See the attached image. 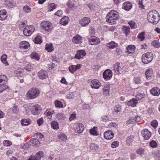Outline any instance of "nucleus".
<instances>
[{
    "instance_id": "nucleus-1",
    "label": "nucleus",
    "mask_w": 160,
    "mask_h": 160,
    "mask_svg": "<svg viewBox=\"0 0 160 160\" xmlns=\"http://www.w3.org/2000/svg\"><path fill=\"white\" fill-rule=\"evenodd\" d=\"M147 18L149 22L154 24H156L160 20V15L156 10H152L148 13Z\"/></svg>"
},
{
    "instance_id": "nucleus-2",
    "label": "nucleus",
    "mask_w": 160,
    "mask_h": 160,
    "mask_svg": "<svg viewBox=\"0 0 160 160\" xmlns=\"http://www.w3.org/2000/svg\"><path fill=\"white\" fill-rule=\"evenodd\" d=\"M106 18V22L111 24H115L116 23L115 20L119 18V15L116 11L112 10L107 14Z\"/></svg>"
},
{
    "instance_id": "nucleus-3",
    "label": "nucleus",
    "mask_w": 160,
    "mask_h": 160,
    "mask_svg": "<svg viewBox=\"0 0 160 160\" xmlns=\"http://www.w3.org/2000/svg\"><path fill=\"white\" fill-rule=\"evenodd\" d=\"M40 93V91L38 89L33 88L27 92L26 97L28 99H33L38 97Z\"/></svg>"
},
{
    "instance_id": "nucleus-4",
    "label": "nucleus",
    "mask_w": 160,
    "mask_h": 160,
    "mask_svg": "<svg viewBox=\"0 0 160 160\" xmlns=\"http://www.w3.org/2000/svg\"><path fill=\"white\" fill-rule=\"evenodd\" d=\"M153 58V54L151 52H147L143 54L142 56V62L144 64H148L151 62Z\"/></svg>"
},
{
    "instance_id": "nucleus-5",
    "label": "nucleus",
    "mask_w": 160,
    "mask_h": 160,
    "mask_svg": "<svg viewBox=\"0 0 160 160\" xmlns=\"http://www.w3.org/2000/svg\"><path fill=\"white\" fill-rule=\"evenodd\" d=\"M52 24L47 21H43L41 23V27L42 29L48 32L52 30Z\"/></svg>"
},
{
    "instance_id": "nucleus-6",
    "label": "nucleus",
    "mask_w": 160,
    "mask_h": 160,
    "mask_svg": "<svg viewBox=\"0 0 160 160\" xmlns=\"http://www.w3.org/2000/svg\"><path fill=\"white\" fill-rule=\"evenodd\" d=\"M35 30V28L32 25L26 26L23 30L24 34L27 36H30Z\"/></svg>"
},
{
    "instance_id": "nucleus-7",
    "label": "nucleus",
    "mask_w": 160,
    "mask_h": 160,
    "mask_svg": "<svg viewBox=\"0 0 160 160\" xmlns=\"http://www.w3.org/2000/svg\"><path fill=\"white\" fill-rule=\"evenodd\" d=\"M31 111L33 115H37L40 113L42 111V108L40 106L36 104L32 107Z\"/></svg>"
},
{
    "instance_id": "nucleus-8",
    "label": "nucleus",
    "mask_w": 160,
    "mask_h": 160,
    "mask_svg": "<svg viewBox=\"0 0 160 160\" xmlns=\"http://www.w3.org/2000/svg\"><path fill=\"white\" fill-rule=\"evenodd\" d=\"M30 47V44L27 41H23L20 42L19 44V48L21 50L23 51H27L29 50Z\"/></svg>"
},
{
    "instance_id": "nucleus-9",
    "label": "nucleus",
    "mask_w": 160,
    "mask_h": 160,
    "mask_svg": "<svg viewBox=\"0 0 160 160\" xmlns=\"http://www.w3.org/2000/svg\"><path fill=\"white\" fill-rule=\"evenodd\" d=\"M73 128L76 133H80L84 130V127L82 123H76L74 125Z\"/></svg>"
},
{
    "instance_id": "nucleus-10",
    "label": "nucleus",
    "mask_w": 160,
    "mask_h": 160,
    "mask_svg": "<svg viewBox=\"0 0 160 160\" xmlns=\"http://www.w3.org/2000/svg\"><path fill=\"white\" fill-rule=\"evenodd\" d=\"M113 68L115 71L118 74L123 72L125 71L123 69V67H122V66H121L119 62H117L114 64Z\"/></svg>"
},
{
    "instance_id": "nucleus-11",
    "label": "nucleus",
    "mask_w": 160,
    "mask_h": 160,
    "mask_svg": "<svg viewBox=\"0 0 160 160\" xmlns=\"http://www.w3.org/2000/svg\"><path fill=\"white\" fill-rule=\"evenodd\" d=\"M112 76V72L109 69L106 70L103 73V77L106 81L111 79Z\"/></svg>"
},
{
    "instance_id": "nucleus-12",
    "label": "nucleus",
    "mask_w": 160,
    "mask_h": 160,
    "mask_svg": "<svg viewBox=\"0 0 160 160\" xmlns=\"http://www.w3.org/2000/svg\"><path fill=\"white\" fill-rule=\"evenodd\" d=\"M141 133L144 139L146 140H148L152 135L151 132L147 129H143Z\"/></svg>"
},
{
    "instance_id": "nucleus-13",
    "label": "nucleus",
    "mask_w": 160,
    "mask_h": 160,
    "mask_svg": "<svg viewBox=\"0 0 160 160\" xmlns=\"http://www.w3.org/2000/svg\"><path fill=\"white\" fill-rule=\"evenodd\" d=\"M82 66L81 64H78L76 65H71L69 67V71L71 73L73 74L77 70L79 69Z\"/></svg>"
},
{
    "instance_id": "nucleus-14",
    "label": "nucleus",
    "mask_w": 160,
    "mask_h": 160,
    "mask_svg": "<svg viewBox=\"0 0 160 160\" xmlns=\"http://www.w3.org/2000/svg\"><path fill=\"white\" fill-rule=\"evenodd\" d=\"M91 21L89 17H85L82 18L79 21V23L82 27H85Z\"/></svg>"
},
{
    "instance_id": "nucleus-15",
    "label": "nucleus",
    "mask_w": 160,
    "mask_h": 160,
    "mask_svg": "<svg viewBox=\"0 0 160 160\" xmlns=\"http://www.w3.org/2000/svg\"><path fill=\"white\" fill-rule=\"evenodd\" d=\"M90 85L93 88L98 89L101 86V84L98 80L94 79L91 81Z\"/></svg>"
},
{
    "instance_id": "nucleus-16",
    "label": "nucleus",
    "mask_w": 160,
    "mask_h": 160,
    "mask_svg": "<svg viewBox=\"0 0 160 160\" xmlns=\"http://www.w3.org/2000/svg\"><path fill=\"white\" fill-rule=\"evenodd\" d=\"M38 76L41 79H45L48 77V73L46 71L40 70L38 72Z\"/></svg>"
},
{
    "instance_id": "nucleus-17",
    "label": "nucleus",
    "mask_w": 160,
    "mask_h": 160,
    "mask_svg": "<svg viewBox=\"0 0 160 160\" xmlns=\"http://www.w3.org/2000/svg\"><path fill=\"white\" fill-rule=\"evenodd\" d=\"M114 136L113 132L110 130H107L104 133V138L107 140H110Z\"/></svg>"
},
{
    "instance_id": "nucleus-18",
    "label": "nucleus",
    "mask_w": 160,
    "mask_h": 160,
    "mask_svg": "<svg viewBox=\"0 0 160 160\" xmlns=\"http://www.w3.org/2000/svg\"><path fill=\"white\" fill-rule=\"evenodd\" d=\"M77 2L75 0H69L67 5L69 9H74L77 7Z\"/></svg>"
},
{
    "instance_id": "nucleus-19",
    "label": "nucleus",
    "mask_w": 160,
    "mask_h": 160,
    "mask_svg": "<svg viewBox=\"0 0 160 160\" xmlns=\"http://www.w3.org/2000/svg\"><path fill=\"white\" fill-rule=\"evenodd\" d=\"M137 89V93L136 95V100L139 101L143 98L145 95L144 93L141 92L140 88H138Z\"/></svg>"
},
{
    "instance_id": "nucleus-20",
    "label": "nucleus",
    "mask_w": 160,
    "mask_h": 160,
    "mask_svg": "<svg viewBox=\"0 0 160 160\" xmlns=\"http://www.w3.org/2000/svg\"><path fill=\"white\" fill-rule=\"evenodd\" d=\"M132 7V3L129 2H126L122 4V8L126 11H128Z\"/></svg>"
},
{
    "instance_id": "nucleus-21",
    "label": "nucleus",
    "mask_w": 160,
    "mask_h": 160,
    "mask_svg": "<svg viewBox=\"0 0 160 160\" xmlns=\"http://www.w3.org/2000/svg\"><path fill=\"white\" fill-rule=\"evenodd\" d=\"M136 48L135 46L132 45H128L126 48V51L127 53L130 54L133 53Z\"/></svg>"
},
{
    "instance_id": "nucleus-22",
    "label": "nucleus",
    "mask_w": 160,
    "mask_h": 160,
    "mask_svg": "<svg viewBox=\"0 0 160 160\" xmlns=\"http://www.w3.org/2000/svg\"><path fill=\"white\" fill-rule=\"evenodd\" d=\"M7 12L5 9L0 10V20H4L6 19L7 17Z\"/></svg>"
},
{
    "instance_id": "nucleus-23",
    "label": "nucleus",
    "mask_w": 160,
    "mask_h": 160,
    "mask_svg": "<svg viewBox=\"0 0 160 160\" xmlns=\"http://www.w3.org/2000/svg\"><path fill=\"white\" fill-rule=\"evenodd\" d=\"M55 113L54 110L51 109H47L44 113L45 116L48 117L49 119H51L52 118V114Z\"/></svg>"
},
{
    "instance_id": "nucleus-24",
    "label": "nucleus",
    "mask_w": 160,
    "mask_h": 160,
    "mask_svg": "<svg viewBox=\"0 0 160 160\" xmlns=\"http://www.w3.org/2000/svg\"><path fill=\"white\" fill-rule=\"evenodd\" d=\"M150 92L152 95L158 96L160 94V89L158 87H154L152 88Z\"/></svg>"
},
{
    "instance_id": "nucleus-25",
    "label": "nucleus",
    "mask_w": 160,
    "mask_h": 160,
    "mask_svg": "<svg viewBox=\"0 0 160 160\" xmlns=\"http://www.w3.org/2000/svg\"><path fill=\"white\" fill-rule=\"evenodd\" d=\"M82 38L79 34L75 36L72 40V41L73 43L78 44L82 42Z\"/></svg>"
},
{
    "instance_id": "nucleus-26",
    "label": "nucleus",
    "mask_w": 160,
    "mask_h": 160,
    "mask_svg": "<svg viewBox=\"0 0 160 160\" xmlns=\"http://www.w3.org/2000/svg\"><path fill=\"white\" fill-rule=\"evenodd\" d=\"M69 18L67 16H65L62 18L60 21V23L63 25H66L68 22Z\"/></svg>"
},
{
    "instance_id": "nucleus-27",
    "label": "nucleus",
    "mask_w": 160,
    "mask_h": 160,
    "mask_svg": "<svg viewBox=\"0 0 160 160\" xmlns=\"http://www.w3.org/2000/svg\"><path fill=\"white\" fill-rule=\"evenodd\" d=\"M107 46L110 49H113L117 47L118 44L114 42L111 41L110 42L107 44Z\"/></svg>"
},
{
    "instance_id": "nucleus-28",
    "label": "nucleus",
    "mask_w": 160,
    "mask_h": 160,
    "mask_svg": "<svg viewBox=\"0 0 160 160\" xmlns=\"http://www.w3.org/2000/svg\"><path fill=\"white\" fill-rule=\"evenodd\" d=\"M137 102L136 99L134 98H132L131 100H129L127 103L128 105L129 106L134 107L136 106Z\"/></svg>"
},
{
    "instance_id": "nucleus-29",
    "label": "nucleus",
    "mask_w": 160,
    "mask_h": 160,
    "mask_svg": "<svg viewBox=\"0 0 160 160\" xmlns=\"http://www.w3.org/2000/svg\"><path fill=\"white\" fill-rule=\"evenodd\" d=\"M44 154L42 151H40L37 152L33 157L37 160H40L41 158H43Z\"/></svg>"
},
{
    "instance_id": "nucleus-30",
    "label": "nucleus",
    "mask_w": 160,
    "mask_h": 160,
    "mask_svg": "<svg viewBox=\"0 0 160 160\" xmlns=\"http://www.w3.org/2000/svg\"><path fill=\"white\" fill-rule=\"evenodd\" d=\"M153 72L152 69H148L145 72L146 77L148 79H150L153 74Z\"/></svg>"
},
{
    "instance_id": "nucleus-31",
    "label": "nucleus",
    "mask_w": 160,
    "mask_h": 160,
    "mask_svg": "<svg viewBox=\"0 0 160 160\" xmlns=\"http://www.w3.org/2000/svg\"><path fill=\"white\" fill-rule=\"evenodd\" d=\"M31 58L38 61L40 59V57L39 54L36 52H32L30 55Z\"/></svg>"
},
{
    "instance_id": "nucleus-32",
    "label": "nucleus",
    "mask_w": 160,
    "mask_h": 160,
    "mask_svg": "<svg viewBox=\"0 0 160 160\" xmlns=\"http://www.w3.org/2000/svg\"><path fill=\"white\" fill-rule=\"evenodd\" d=\"M30 142L33 145L35 146H39L40 142L37 138H33L30 139Z\"/></svg>"
},
{
    "instance_id": "nucleus-33",
    "label": "nucleus",
    "mask_w": 160,
    "mask_h": 160,
    "mask_svg": "<svg viewBox=\"0 0 160 160\" xmlns=\"http://www.w3.org/2000/svg\"><path fill=\"white\" fill-rule=\"evenodd\" d=\"M121 106L120 105H117L114 108V111L113 112V114L114 115L118 114V112L121 111Z\"/></svg>"
},
{
    "instance_id": "nucleus-34",
    "label": "nucleus",
    "mask_w": 160,
    "mask_h": 160,
    "mask_svg": "<svg viewBox=\"0 0 160 160\" xmlns=\"http://www.w3.org/2000/svg\"><path fill=\"white\" fill-rule=\"evenodd\" d=\"M51 127L54 129L58 130L59 128L58 123L56 121H52L51 123Z\"/></svg>"
},
{
    "instance_id": "nucleus-35",
    "label": "nucleus",
    "mask_w": 160,
    "mask_h": 160,
    "mask_svg": "<svg viewBox=\"0 0 160 160\" xmlns=\"http://www.w3.org/2000/svg\"><path fill=\"white\" fill-rule=\"evenodd\" d=\"M96 37H94L90 40L89 42L92 45H97L99 44L100 42V41Z\"/></svg>"
},
{
    "instance_id": "nucleus-36",
    "label": "nucleus",
    "mask_w": 160,
    "mask_h": 160,
    "mask_svg": "<svg viewBox=\"0 0 160 160\" xmlns=\"http://www.w3.org/2000/svg\"><path fill=\"white\" fill-rule=\"evenodd\" d=\"M8 82V78L5 75H0V83L6 84Z\"/></svg>"
},
{
    "instance_id": "nucleus-37",
    "label": "nucleus",
    "mask_w": 160,
    "mask_h": 160,
    "mask_svg": "<svg viewBox=\"0 0 160 160\" xmlns=\"http://www.w3.org/2000/svg\"><path fill=\"white\" fill-rule=\"evenodd\" d=\"M7 56L6 54L2 55L1 58V59L2 62L4 64L5 66L8 65V63L7 61Z\"/></svg>"
},
{
    "instance_id": "nucleus-38",
    "label": "nucleus",
    "mask_w": 160,
    "mask_h": 160,
    "mask_svg": "<svg viewBox=\"0 0 160 160\" xmlns=\"http://www.w3.org/2000/svg\"><path fill=\"white\" fill-rule=\"evenodd\" d=\"M34 42L35 43L40 44L42 42V37L39 35H38L33 40Z\"/></svg>"
},
{
    "instance_id": "nucleus-39",
    "label": "nucleus",
    "mask_w": 160,
    "mask_h": 160,
    "mask_svg": "<svg viewBox=\"0 0 160 160\" xmlns=\"http://www.w3.org/2000/svg\"><path fill=\"white\" fill-rule=\"evenodd\" d=\"M57 118L60 120H63L66 118L65 114L62 113H58L56 115Z\"/></svg>"
},
{
    "instance_id": "nucleus-40",
    "label": "nucleus",
    "mask_w": 160,
    "mask_h": 160,
    "mask_svg": "<svg viewBox=\"0 0 160 160\" xmlns=\"http://www.w3.org/2000/svg\"><path fill=\"white\" fill-rule=\"evenodd\" d=\"M130 30L129 27L125 26H123L122 28V31L125 33L126 36L128 35L130 32Z\"/></svg>"
},
{
    "instance_id": "nucleus-41",
    "label": "nucleus",
    "mask_w": 160,
    "mask_h": 160,
    "mask_svg": "<svg viewBox=\"0 0 160 160\" xmlns=\"http://www.w3.org/2000/svg\"><path fill=\"white\" fill-rule=\"evenodd\" d=\"M145 33L144 32H142L138 34V38L140 41H143L145 38Z\"/></svg>"
},
{
    "instance_id": "nucleus-42",
    "label": "nucleus",
    "mask_w": 160,
    "mask_h": 160,
    "mask_svg": "<svg viewBox=\"0 0 160 160\" xmlns=\"http://www.w3.org/2000/svg\"><path fill=\"white\" fill-rule=\"evenodd\" d=\"M152 45L155 48H159L160 47V43L159 41L154 40L151 42Z\"/></svg>"
},
{
    "instance_id": "nucleus-43",
    "label": "nucleus",
    "mask_w": 160,
    "mask_h": 160,
    "mask_svg": "<svg viewBox=\"0 0 160 160\" xmlns=\"http://www.w3.org/2000/svg\"><path fill=\"white\" fill-rule=\"evenodd\" d=\"M110 90V86L109 85L105 86L103 89V93L104 94L108 95Z\"/></svg>"
},
{
    "instance_id": "nucleus-44",
    "label": "nucleus",
    "mask_w": 160,
    "mask_h": 160,
    "mask_svg": "<svg viewBox=\"0 0 160 160\" xmlns=\"http://www.w3.org/2000/svg\"><path fill=\"white\" fill-rule=\"evenodd\" d=\"M45 49L48 52H51L53 50L52 43L47 44Z\"/></svg>"
},
{
    "instance_id": "nucleus-45",
    "label": "nucleus",
    "mask_w": 160,
    "mask_h": 160,
    "mask_svg": "<svg viewBox=\"0 0 160 160\" xmlns=\"http://www.w3.org/2000/svg\"><path fill=\"white\" fill-rule=\"evenodd\" d=\"M8 89V87L5 84H0V93Z\"/></svg>"
},
{
    "instance_id": "nucleus-46",
    "label": "nucleus",
    "mask_w": 160,
    "mask_h": 160,
    "mask_svg": "<svg viewBox=\"0 0 160 160\" xmlns=\"http://www.w3.org/2000/svg\"><path fill=\"white\" fill-rule=\"evenodd\" d=\"M56 8L55 4L53 3H50L48 6V11L51 12L52 11Z\"/></svg>"
},
{
    "instance_id": "nucleus-47",
    "label": "nucleus",
    "mask_w": 160,
    "mask_h": 160,
    "mask_svg": "<svg viewBox=\"0 0 160 160\" xmlns=\"http://www.w3.org/2000/svg\"><path fill=\"white\" fill-rule=\"evenodd\" d=\"M96 128H97L94 127L90 130V133L91 135L95 136H97L98 135V132L97 131L95 130Z\"/></svg>"
},
{
    "instance_id": "nucleus-48",
    "label": "nucleus",
    "mask_w": 160,
    "mask_h": 160,
    "mask_svg": "<svg viewBox=\"0 0 160 160\" xmlns=\"http://www.w3.org/2000/svg\"><path fill=\"white\" fill-rule=\"evenodd\" d=\"M67 137L64 134H62L59 135V140L61 142H65L67 140Z\"/></svg>"
},
{
    "instance_id": "nucleus-49",
    "label": "nucleus",
    "mask_w": 160,
    "mask_h": 160,
    "mask_svg": "<svg viewBox=\"0 0 160 160\" xmlns=\"http://www.w3.org/2000/svg\"><path fill=\"white\" fill-rule=\"evenodd\" d=\"M27 24V22L26 21H22L19 26V28L20 29L22 30L23 29L24 27Z\"/></svg>"
},
{
    "instance_id": "nucleus-50",
    "label": "nucleus",
    "mask_w": 160,
    "mask_h": 160,
    "mask_svg": "<svg viewBox=\"0 0 160 160\" xmlns=\"http://www.w3.org/2000/svg\"><path fill=\"white\" fill-rule=\"evenodd\" d=\"M149 146L152 148H155L158 146V143L156 141L153 140L149 142Z\"/></svg>"
},
{
    "instance_id": "nucleus-51",
    "label": "nucleus",
    "mask_w": 160,
    "mask_h": 160,
    "mask_svg": "<svg viewBox=\"0 0 160 160\" xmlns=\"http://www.w3.org/2000/svg\"><path fill=\"white\" fill-rule=\"evenodd\" d=\"M21 124L23 126H26L30 124L29 120L23 119L21 120Z\"/></svg>"
},
{
    "instance_id": "nucleus-52",
    "label": "nucleus",
    "mask_w": 160,
    "mask_h": 160,
    "mask_svg": "<svg viewBox=\"0 0 160 160\" xmlns=\"http://www.w3.org/2000/svg\"><path fill=\"white\" fill-rule=\"evenodd\" d=\"M128 24L132 29H135L137 28V25L136 23L132 21H131L129 22Z\"/></svg>"
},
{
    "instance_id": "nucleus-53",
    "label": "nucleus",
    "mask_w": 160,
    "mask_h": 160,
    "mask_svg": "<svg viewBox=\"0 0 160 160\" xmlns=\"http://www.w3.org/2000/svg\"><path fill=\"white\" fill-rule=\"evenodd\" d=\"M148 46L146 43H143L140 45V49L142 51H146L147 50Z\"/></svg>"
},
{
    "instance_id": "nucleus-54",
    "label": "nucleus",
    "mask_w": 160,
    "mask_h": 160,
    "mask_svg": "<svg viewBox=\"0 0 160 160\" xmlns=\"http://www.w3.org/2000/svg\"><path fill=\"white\" fill-rule=\"evenodd\" d=\"M55 103L56 107L61 108L63 107V104L61 102L57 100L55 101Z\"/></svg>"
},
{
    "instance_id": "nucleus-55",
    "label": "nucleus",
    "mask_w": 160,
    "mask_h": 160,
    "mask_svg": "<svg viewBox=\"0 0 160 160\" xmlns=\"http://www.w3.org/2000/svg\"><path fill=\"white\" fill-rule=\"evenodd\" d=\"M34 136H36V138H37L38 139H41V140H42V139L44 138V136L43 135L39 132H37L35 133Z\"/></svg>"
},
{
    "instance_id": "nucleus-56",
    "label": "nucleus",
    "mask_w": 160,
    "mask_h": 160,
    "mask_svg": "<svg viewBox=\"0 0 160 160\" xmlns=\"http://www.w3.org/2000/svg\"><path fill=\"white\" fill-rule=\"evenodd\" d=\"M109 116L108 115H104L102 116L101 118V120L103 122H106L109 120Z\"/></svg>"
},
{
    "instance_id": "nucleus-57",
    "label": "nucleus",
    "mask_w": 160,
    "mask_h": 160,
    "mask_svg": "<svg viewBox=\"0 0 160 160\" xmlns=\"http://www.w3.org/2000/svg\"><path fill=\"white\" fill-rule=\"evenodd\" d=\"M23 10L26 13H29L31 12V9L29 6L26 5L23 7Z\"/></svg>"
},
{
    "instance_id": "nucleus-58",
    "label": "nucleus",
    "mask_w": 160,
    "mask_h": 160,
    "mask_svg": "<svg viewBox=\"0 0 160 160\" xmlns=\"http://www.w3.org/2000/svg\"><path fill=\"white\" fill-rule=\"evenodd\" d=\"M151 125L153 128L155 129L158 125V122L157 120H153L151 122Z\"/></svg>"
},
{
    "instance_id": "nucleus-59",
    "label": "nucleus",
    "mask_w": 160,
    "mask_h": 160,
    "mask_svg": "<svg viewBox=\"0 0 160 160\" xmlns=\"http://www.w3.org/2000/svg\"><path fill=\"white\" fill-rule=\"evenodd\" d=\"M16 76L19 77L22 73V70L21 69H18L15 71Z\"/></svg>"
},
{
    "instance_id": "nucleus-60",
    "label": "nucleus",
    "mask_w": 160,
    "mask_h": 160,
    "mask_svg": "<svg viewBox=\"0 0 160 160\" xmlns=\"http://www.w3.org/2000/svg\"><path fill=\"white\" fill-rule=\"evenodd\" d=\"M3 144L4 146H9L12 144V142L9 140H5L3 142Z\"/></svg>"
},
{
    "instance_id": "nucleus-61",
    "label": "nucleus",
    "mask_w": 160,
    "mask_h": 160,
    "mask_svg": "<svg viewBox=\"0 0 160 160\" xmlns=\"http://www.w3.org/2000/svg\"><path fill=\"white\" fill-rule=\"evenodd\" d=\"M136 152L137 154L142 155L144 153V149L142 148H140L137 150Z\"/></svg>"
},
{
    "instance_id": "nucleus-62",
    "label": "nucleus",
    "mask_w": 160,
    "mask_h": 160,
    "mask_svg": "<svg viewBox=\"0 0 160 160\" xmlns=\"http://www.w3.org/2000/svg\"><path fill=\"white\" fill-rule=\"evenodd\" d=\"M119 144V142L118 141H115L113 142L111 145V147L114 148L118 147Z\"/></svg>"
},
{
    "instance_id": "nucleus-63",
    "label": "nucleus",
    "mask_w": 160,
    "mask_h": 160,
    "mask_svg": "<svg viewBox=\"0 0 160 160\" xmlns=\"http://www.w3.org/2000/svg\"><path fill=\"white\" fill-rule=\"evenodd\" d=\"M31 147V144L28 142L25 143L22 146V148L25 150Z\"/></svg>"
},
{
    "instance_id": "nucleus-64",
    "label": "nucleus",
    "mask_w": 160,
    "mask_h": 160,
    "mask_svg": "<svg viewBox=\"0 0 160 160\" xmlns=\"http://www.w3.org/2000/svg\"><path fill=\"white\" fill-rule=\"evenodd\" d=\"M135 122L134 118L133 117H131L127 121V123L128 124H133Z\"/></svg>"
}]
</instances>
